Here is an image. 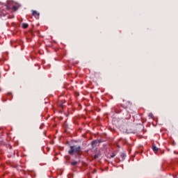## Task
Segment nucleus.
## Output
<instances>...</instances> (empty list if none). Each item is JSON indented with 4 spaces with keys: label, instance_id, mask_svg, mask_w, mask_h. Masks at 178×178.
<instances>
[{
    "label": "nucleus",
    "instance_id": "nucleus-10",
    "mask_svg": "<svg viewBox=\"0 0 178 178\" xmlns=\"http://www.w3.org/2000/svg\"><path fill=\"white\" fill-rule=\"evenodd\" d=\"M115 155H116V154H115V153H113V154L111 155L110 158H115Z\"/></svg>",
    "mask_w": 178,
    "mask_h": 178
},
{
    "label": "nucleus",
    "instance_id": "nucleus-7",
    "mask_svg": "<svg viewBox=\"0 0 178 178\" xmlns=\"http://www.w3.org/2000/svg\"><path fill=\"white\" fill-rule=\"evenodd\" d=\"M78 162L77 161H73V162H71V165L72 166H76V165H77Z\"/></svg>",
    "mask_w": 178,
    "mask_h": 178
},
{
    "label": "nucleus",
    "instance_id": "nucleus-2",
    "mask_svg": "<svg viewBox=\"0 0 178 178\" xmlns=\"http://www.w3.org/2000/svg\"><path fill=\"white\" fill-rule=\"evenodd\" d=\"M32 15L36 17V19H38V17H40V13L38 12H37L36 10H33L32 11Z\"/></svg>",
    "mask_w": 178,
    "mask_h": 178
},
{
    "label": "nucleus",
    "instance_id": "nucleus-4",
    "mask_svg": "<svg viewBox=\"0 0 178 178\" xmlns=\"http://www.w3.org/2000/svg\"><path fill=\"white\" fill-rule=\"evenodd\" d=\"M27 27H29V24H27V23H23L22 24V28L23 29H27Z\"/></svg>",
    "mask_w": 178,
    "mask_h": 178
},
{
    "label": "nucleus",
    "instance_id": "nucleus-5",
    "mask_svg": "<svg viewBox=\"0 0 178 178\" xmlns=\"http://www.w3.org/2000/svg\"><path fill=\"white\" fill-rule=\"evenodd\" d=\"M152 149H153L154 152H156L158 151V147L155 145H153Z\"/></svg>",
    "mask_w": 178,
    "mask_h": 178
},
{
    "label": "nucleus",
    "instance_id": "nucleus-6",
    "mask_svg": "<svg viewBox=\"0 0 178 178\" xmlns=\"http://www.w3.org/2000/svg\"><path fill=\"white\" fill-rule=\"evenodd\" d=\"M91 144H92V146L94 147V145H96V144H98V141L93 140Z\"/></svg>",
    "mask_w": 178,
    "mask_h": 178
},
{
    "label": "nucleus",
    "instance_id": "nucleus-11",
    "mask_svg": "<svg viewBox=\"0 0 178 178\" xmlns=\"http://www.w3.org/2000/svg\"><path fill=\"white\" fill-rule=\"evenodd\" d=\"M58 106H60V108H63V104L62 103H59Z\"/></svg>",
    "mask_w": 178,
    "mask_h": 178
},
{
    "label": "nucleus",
    "instance_id": "nucleus-1",
    "mask_svg": "<svg viewBox=\"0 0 178 178\" xmlns=\"http://www.w3.org/2000/svg\"><path fill=\"white\" fill-rule=\"evenodd\" d=\"M80 152H81V147L77 145L70 146V149L68 151L70 155H73L74 153L80 155Z\"/></svg>",
    "mask_w": 178,
    "mask_h": 178
},
{
    "label": "nucleus",
    "instance_id": "nucleus-3",
    "mask_svg": "<svg viewBox=\"0 0 178 178\" xmlns=\"http://www.w3.org/2000/svg\"><path fill=\"white\" fill-rule=\"evenodd\" d=\"M101 156V154L100 153H97L95 156H94V159H98V158Z\"/></svg>",
    "mask_w": 178,
    "mask_h": 178
},
{
    "label": "nucleus",
    "instance_id": "nucleus-9",
    "mask_svg": "<svg viewBox=\"0 0 178 178\" xmlns=\"http://www.w3.org/2000/svg\"><path fill=\"white\" fill-rule=\"evenodd\" d=\"M149 117L151 118L152 119H154V114H152V113H150L149 114Z\"/></svg>",
    "mask_w": 178,
    "mask_h": 178
},
{
    "label": "nucleus",
    "instance_id": "nucleus-8",
    "mask_svg": "<svg viewBox=\"0 0 178 178\" xmlns=\"http://www.w3.org/2000/svg\"><path fill=\"white\" fill-rule=\"evenodd\" d=\"M121 158H122V159H124V158H126V154L124 153L121 154Z\"/></svg>",
    "mask_w": 178,
    "mask_h": 178
},
{
    "label": "nucleus",
    "instance_id": "nucleus-12",
    "mask_svg": "<svg viewBox=\"0 0 178 178\" xmlns=\"http://www.w3.org/2000/svg\"><path fill=\"white\" fill-rule=\"evenodd\" d=\"M13 9H14L15 10H16L17 8L16 6H13Z\"/></svg>",
    "mask_w": 178,
    "mask_h": 178
}]
</instances>
